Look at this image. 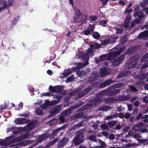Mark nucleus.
<instances>
[{"instance_id":"obj_1","label":"nucleus","mask_w":148,"mask_h":148,"mask_svg":"<svg viewBox=\"0 0 148 148\" xmlns=\"http://www.w3.org/2000/svg\"><path fill=\"white\" fill-rule=\"evenodd\" d=\"M37 124V123L36 121H33L25 126L23 129L22 128H17L12 126L11 127L8 128L7 129V130L8 132L14 130V131H12L14 135L13 136L14 137L16 136L17 134L21 132L23 130H25L27 131H30V130L33 128Z\"/></svg>"},{"instance_id":"obj_2","label":"nucleus","mask_w":148,"mask_h":148,"mask_svg":"<svg viewBox=\"0 0 148 148\" xmlns=\"http://www.w3.org/2000/svg\"><path fill=\"white\" fill-rule=\"evenodd\" d=\"M101 103V99L99 98H94L91 100L88 103L80 108L78 109L77 110V112H79L81 111H84L88 109L91 107H95L99 106Z\"/></svg>"},{"instance_id":"obj_3","label":"nucleus","mask_w":148,"mask_h":148,"mask_svg":"<svg viewBox=\"0 0 148 148\" xmlns=\"http://www.w3.org/2000/svg\"><path fill=\"white\" fill-rule=\"evenodd\" d=\"M84 132V130H82L76 132L75 133L77 136L73 138L72 142L73 144L76 145H78L84 141L83 134Z\"/></svg>"},{"instance_id":"obj_4","label":"nucleus","mask_w":148,"mask_h":148,"mask_svg":"<svg viewBox=\"0 0 148 148\" xmlns=\"http://www.w3.org/2000/svg\"><path fill=\"white\" fill-rule=\"evenodd\" d=\"M126 49L125 47L121 48L119 45H118L113 50V51L110 53L108 57L110 60H112V58L117 57L123 51Z\"/></svg>"},{"instance_id":"obj_5","label":"nucleus","mask_w":148,"mask_h":148,"mask_svg":"<svg viewBox=\"0 0 148 148\" xmlns=\"http://www.w3.org/2000/svg\"><path fill=\"white\" fill-rule=\"evenodd\" d=\"M145 49L144 48H142L141 45H138L136 46L131 47L127 51V54L129 55L133 53L136 51L138 53H143L142 50L144 51Z\"/></svg>"},{"instance_id":"obj_6","label":"nucleus","mask_w":148,"mask_h":148,"mask_svg":"<svg viewBox=\"0 0 148 148\" xmlns=\"http://www.w3.org/2000/svg\"><path fill=\"white\" fill-rule=\"evenodd\" d=\"M125 58V55H122L120 57L112 60V65L116 67L121 64Z\"/></svg>"},{"instance_id":"obj_7","label":"nucleus","mask_w":148,"mask_h":148,"mask_svg":"<svg viewBox=\"0 0 148 148\" xmlns=\"http://www.w3.org/2000/svg\"><path fill=\"white\" fill-rule=\"evenodd\" d=\"M87 19V16L83 14L79 16L77 18H74L73 21L75 23H80L82 22V23L85 22Z\"/></svg>"},{"instance_id":"obj_8","label":"nucleus","mask_w":148,"mask_h":148,"mask_svg":"<svg viewBox=\"0 0 148 148\" xmlns=\"http://www.w3.org/2000/svg\"><path fill=\"white\" fill-rule=\"evenodd\" d=\"M61 110V105H58L52 108L50 110L49 112L51 115L53 116L59 113Z\"/></svg>"},{"instance_id":"obj_9","label":"nucleus","mask_w":148,"mask_h":148,"mask_svg":"<svg viewBox=\"0 0 148 148\" xmlns=\"http://www.w3.org/2000/svg\"><path fill=\"white\" fill-rule=\"evenodd\" d=\"M63 95H58L56 96V98L57 99V100H53L52 102H50L48 100H46L45 103L47 105L48 107L49 106L54 105L59 102L60 99L63 97Z\"/></svg>"},{"instance_id":"obj_10","label":"nucleus","mask_w":148,"mask_h":148,"mask_svg":"<svg viewBox=\"0 0 148 148\" xmlns=\"http://www.w3.org/2000/svg\"><path fill=\"white\" fill-rule=\"evenodd\" d=\"M76 67H75L71 68V69H68L65 70L64 72L61 75L60 77L62 78L67 77L71 73L72 71H75V70L76 69Z\"/></svg>"},{"instance_id":"obj_11","label":"nucleus","mask_w":148,"mask_h":148,"mask_svg":"<svg viewBox=\"0 0 148 148\" xmlns=\"http://www.w3.org/2000/svg\"><path fill=\"white\" fill-rule=\"evenodd\" d=\"M49 90L51 92L55 93H60L62 91V89L61 88L60 86H51L49 87Z\"/></svg>"},{"instance_id":"obj_12","label":"nucleus","mask_w":148,"mask_h":148,"mask_svg":"<svg viewBox=\"0 0 148 148\" xmlns=\"http://www.w3.org/2000/svg\"><path fill=\"white\" fill-rule=\"evenodd\" d=\"M100 46L96 43H94L90 45V48L88 49L87 52L89 54L92 53L95 49L99 48Z\"/></svg>"},{"instance_id":"obj_13","label":"nucleus","mask_w":148,"mask_h":148,"mask_svg":"<svg viewBox=\"0 0 148 148\" xmlns=\"http://www.w3.org/2000/svg\"><path fill=\"white\" fill-rule=\"evenodd\" d=\"M87 53H82L80 55V57L82 59L83 61H85L86 63L88 64L89 60V55L92 56V55L91 54V53L89 54L88 52Z\"/></svg>"},{"instance_id":"obj_14","label":"nucleus","mask_w":148,"mask_h":148,"mask_svg":"<svg viewBox=\"0 0 148 148\" xmlns=\"http://www.w3.org/2000/svg\"><path fill=\"white\" fill-rule=\"evenodd\" d=\"M114 82L111 79H108L104 82H102L100 85V87L103 88L106 86H108L112 83H114Z\"/></svg>"},{"instance_id":"obj_15","label":"nucleus","mask_w":148,"mask_h":148,"mask_svg":"<svg viewBox=\"0 0 148 148\" xmlns=\"http://www.w3.org/2000/svg\"><path fill=\"white\" fill-rule=\"evenodd\" d=\"M111 72V70L110 69L102 68L100 71V74L101 77H104L106 75H108Z\"/></svg>"},{"instance_id":"obj_16","label":"nucleus","mask_w":148,"mask_h":148,"mask_svg":"<svg viewBox=\"0 0 148 148\" xmlns=\"http://www.w3.org/2000/svg\"><path fill=\"white\" fill-rule=\"evenodd\" d=\"M117 99L114 97H111L104 99V101L107 104L113 103L115 101H117Z\"/></svg>"},{"instance_id":"obj_17","label":"nucleus","mask_w":148,"mask_h":148,"mask_svg":"<svg viewBox=\"0 0 148 148\" xmlns=\"http://www.w3.org/2000/svg\"><path fill=\"white\" fill-rule=\"evenodd\" d=\"M145 125L143 123H138L134 125L132 127V129L135 131H138L140 129H141L143 127H144Z\"/></svg>"},{"instance_id":"obj_18","label":"nucleus","mask_w":148,"mask_h":148,"mask_svg":"<svg viewBox=\"0 0 148 148\" xmlns=\"http://www.w3.org/2000/svg\"><path fill=\"white\" fill-rule=\"evenodd\" d=\"M48 138V136L46 134H43L36 138V142L37 144L40 143L44 140L47 139Z\"/></svg>"},{"instance_id":"obj_19","label":"nucleus","mask_w":148,"mask_h":148,"mask_svg":"<svg viewBox=\"0 0 148 148\" xmlns=\"http://www.w3.org/2000/svg\"><path fill=\"white\" fill-rule=\"evenodd\" d=\"M68 139V138H64L60 140L58 145L57 147H62L64 146L66 144L67 142Z\"/></svg>"},{"instance_id":"obj_20","label":"nucleus","mask_w":148,"mask_h":148,"mask_svg":"<svg viewBox=\"0 0 148 148\" xmlns=\"http://www.w3.org/2000/svg\"><path fill=\"white\" fill-rule=\"evenodd\" d=\"M97 74L96 71H95L92 73L91 75L90 76V78L89 79V82L92 83L96 81L97 80Z\"/></svg>"},{"instance_id":"obj_21","label":"nucleus","mask_w":148,"mask_h":148,"mask_svg":"<svg viewBox=\"0 0 148 148\" xmlns=\"http://www.w3.org/2000/svg\"><path fill=\"white\" fill-rule=\"evenodd\" d=\"M131 60L129 61V62H127L126 63V67L128 69H132L134 68H135L136 66V62H131Z\"/></svg>"},{"instance_id":"obj_22","label":"nucleus","mask_w":148,"mask_h":148,"mask_svg":"<svg viewBox=\"0 0 148 148\" xmlns=\"http://www.w3.org/2000/svg\"><path fill=\"white\" fill-rule=\"evenodd\" d=\"M112 109V108L109 106H103L99 107L98 108L99 111H107Z\"/></svg>"},{"instance_id":"obj_23","label":"nucleus","mask_w":148,"mask_h":148,"mask_svg":"<svg viewBox=\"0 0 148 148\" xmlns=\"http://www.w3.org/2000/svg\"><path fill=\"white\" fill-rule=\"evenodd\" d=\"M133 137L140 143H143L145 141V140L143 139L142 136L139 133L135 134Z\"/></svg>"},{"instance_id":"obj_24","label":"nucleus","mask_w":148,"mask_h":148,"mask_svg":"<svg viewBox=\"0 0 148 148\" xmlns=\"http://www.w3.org/2000/svg\"><path fill=\"white\" fill-rule=\"evenodd\" d=\"M148 33L146 32H143L140 33L138 36L139 38L145 40L148 38Z\"/></svg>"},{"instance_id":"obj_25","label":"nucleus","mask_w":148,"mask_h":148,"mask_svg":"<svg viewBox=\"0 0 148 148\" xmlns=\"http://www.w3.org/2000/svg\"><path fill=\"white\" fill-rule=\"evenodd\" d=\"M15 123L21 125L25 124L27 122V120L25 118L18 119L14 120Z\"/></svg>"},{"instance_id":"obj_26","label":"nucleus","mask_w":148,"mask_h":148,"mask_svg":"<svg viewBox=\"0 0 148 148\" xmlns=\"http://www.w3.org/2000/svg\"><path fill=\"white\" fill-rule=\"evenodd\" d=\"M131 17L129 15L127 16L125 20V23L123 26L127 28L129 26V23L130 21Z\"/></svg>"},{"instance_id":"obj_27","label":"nucleus","mask_w":148,"mask_h":148,"mask_svg":"<svg viewBox=\"0 0 148 148\" xmlns=\"http://www.w3.org/2000/svg\"><path fill=\"white\" fill-rule=\"evenodd\" d=\"M117 38L115 37L112 38L107 40H105L103 42V44L106 45L108 43L114 42H116Z\"/></svg>"},{"instance_id":"obj_28","label":"nucleus","mask_w":148,"mask_h":148,"mask_svg":"<svg viewBox=\"0 0 148 148\" xmlns=\"http://www.w3.org/2000/svg\"><path fill=\"white\" fill-rule=\"evenodd\" d=\"M133 76L137 79H139L143 80L145 79L147 77L146 74L145 73L142 74H141L140 75H136L135 74L133 75Z\"/></svg>"},{"instance_id":"obj_29","label":"nucleus","mask_w":148,"mask_h":148,"mask_svg":"<svg viewBox=\"0 0 148 148\" xmlns=\"http://www.w3.org/2000/svg\"><path fill=\"white\" fill-rule=\"evenodd\" d=\"M107 92L106 89L101 91L97 95L96 97L95 98H99L101 99V101L102 99L101 98V97L104 95H107Z\"/></svg>"},{"instance_id":"obj_30","label":"nucleus","mask_w":148,"mask_h":148,"mask_svg":"<svg viewBox=\"0 0 148 148\" xmlns=\"http://www.w3.org/2000/svg\"><path fill=\"white\" fill-rule=\"evenodd\" d=\"M107 90V95L108 96L113 95L114 93L113 92V88L112 87L110 86L107 89H106Z\"/></svg>"},{"instance_id":"obj_31","label":"nucleus","mask_w":148,"mask_h":148,"mask_svg":"<svg viewBox=\"0 0 148 148\" xmlns=\"http://www.w3.org/2000/svg\"><path fill=\"white\" fill-rule=\"evenodd\" d=\"M84 114L83 112H81L78 114H75L71 117V119L75 120L79 118H81L82 117Z\"/></svg>"},{"instance_id":"obj_32","label":"nucleus","mask_w":148,"mask_h":148,"mask_svg":"<svg viewBox=\"0 0 148 148\" xmlns=\"http://www.w3.org/2000/svg\"><path fill=\"white\" fill-rule=\"evenodd\" d=\"M10 141L3 140V141H0V145L2 146L3 147L1 148H6V146L8 145H9Z\"/></svg>"},{"instance_id":"obj_33","label":"nucleus","mask_w":148,"mask_h":148,"mask_svg":"<svg viewBox=\"0 0 148 148\" xmlns=\"http://www.w3.org/2000/svg\"><path fill=\"white\" fill-rule=\"evenodd\" d=\"M130 99L129 95H121L119 97V99L121 101L128 100Z\"/></svg>"},{"instance_id":"obj_34","label":"nucleus","mask_w":148,"mask_h":148,"mask_svg":"<svg viewBox=\"0 0 148 148\" xmlns=\"http://www.w3.org/2000/svg\"><path fill=\"white\" fill-rule=\"evenodd\" d=\"M137 16L139 17L138 19L141 20L140 19L143 17V13L142 11H139L136 13H135L134 15V17H136Z\"/></svg>"},{"instance_id":"obj_35","label":"nucleus","mask_w":148,"mask_h":148,"mask_svg":"<svg viewBox=\"0 0 148 148\" xmlns=\"http://www.w3.org/2000/svg\"><path fill=\"white\" fill-rule=\"evenodd\" d=\"M130 74H131V72L130 71H125L119 74L117 77L120 78L123 77L128 75Z\"/></svg>"},{"instance_id":"obj_36","label":"nucleus","mask_w":148,"mask_h":148,"mask_svg":"<svg viewBox=\"0 0 148 148\" xmlns=\"http://www.w3.org/2000/svg\"><path fill=\"white\" fill-rule=\"evenodd\" d=\"M1 5H3V6L0 7V12L2 10L5 9L7 7V5H6V2L8 1L7 0H1Z\"/></svg>"},{"instance_id":"obj_37","label":"nucleus","mask_w":148,"mask_h":148,"mask_svg":"<svg viewBox=\"0 0 148 148\" xmlns=\"http://www.w3.org/2000/svg\"><path fill=\"white\" fill-rule=\"evenodd\" d=\"M1 5H3V6L0 7V12L2 10L5 9L7 7V5H6V2L8 1L7 0H1Z\"/></svg>"},{"instance_id":"obj_38","label":"nucleus","mask_w":148,"mask_h":148,"mask_svg":"<svg viewBox=\"0 0 148 148\" xmlns=\"http://www.w3.org/2000/svg\"><path fill=\"white\" fill-rule=\"evenodd\" d=\"M83 104V102L81 101H79L77 103H76L75 105H73L71 107L72 110H73L75 109L78 108L81 106Z\"/></svg>"},{"instance_id":"obj_39","label":"nucleus","mask_w":148,"mask_h":148,"mask_svg":"<svg viewBox=\"0 0 148 148\" xmlns=\"http://www.w3.org/2000/svg\"><path fill=\"white\" fill-rule=\"evenodd\" d=\"M22 140V138H21L20 137H18L16 138H15L14 139L12 140V141L8 140L7 141H10V142H9L10 145H9L10 146H11V144H12V143H15L17 142H20Z\"/></svg>"},{"instance_id":"obj_40","label":"nucleus","mask_w":148,"mask_h":148,"mask_svg":"<svg viewBox=\"0 0 148 148\" xmlns=\"http://www.w3.org/2000/svg\"><path fill=\"white\" fill-rule=\"evenodd\" d=\"M72 110L71 108L68 110H66L64 112H63L61 114L62 115L65 117L67 116L69 114L71 113V111Z\"/></svg>"},{"instance_id":"obj_41","label":"nucleus","mask_w":148,"mask_h":148,"mask_svg":"<svg viewBox=\"0 0 148 148\" xmlns=\"http://www.w3.org/2000/svg\"><path fill=\"white\" fill-rule=\"evenodd\" d=\"M58 140V138H56L52 141L48 143L46 145V147L47 148L49 147L52 145H54L56 142Z\"/></svg>"},{"instance_id":"obj_42","label":"nucleus","mask_w":148,"mask_h":148,"mask_svg":"<svg viewBox=\"0 0 148 148\" xmlns=\"http://www.w3.org/2000/svg\"><path fill=\"white\" fill-rule=\"evenodd\" d=\"M141 21V20L136 19L134 21H133L131 23V27H133L136 25V24H138Z\"/></svg>"},{"instance_id":"obj_43","label":"nucleus","mask_w":148,"mask_h":148,"mask_svg":"<svg viewBox=\"0 0 148 148\" xmlns=\"http://www.w3.org/2000/svg\"><path fill=\"white\" fill-rule=\"evenodd\" d=\"M106 56L105 55H102L100 57L99 60H96V61L97 62V63H98L101 61H103L105 60H106Z\"/></svg>"},{"instance_id":"obj_44","label":"nucleus","mask_w":148,"mask_h":148,"mask_svg":"<svg viewBox=\"0 0 148 148\" xmlns=\"http://www.w3.org/2000/svg\"><path fill=\"white\" fill-rule=\"evenodd\" d=\"M116 121H112L108 123L107 125L110 127L114 126L116 123Z\"/></svg>"},{"instance_id":"obj_45","label":"nucleus","mask_w":148,"mask_h":148,"mask_svg":"<svg viewBox=\"0 0 148 148\" xmlns=\"http://www.w3.org/2000/svg\"><path fill=\"white\" fill-rule=\"evenodd\" d=\"M123 30V28L120 25H118L116 27V33L117 34L121 33L122 32Z\"/></svg>"},{"instance_id":"obj_46","label":"nucleus","mask_w":148,"mask_h":148,"mask_svg":"<svg viewBox=\"0 0 148 148\" xmlns=\"http://www.w3.org/2000/svg\"><path fill=\"white\" fill-rule=\"evenodd\" d=\"M88 64L87 63H77V67L79 69H82L83 67H84L86 65ZM77 68V67H76Z\"/></svg>"},{"instance_id":"obj_47","label":"nucleus","mask_w":148,"mask_h":148,"mask_svg":"<svg viewBox=\"0 0 148 148\" xmlns=\"http://www.w3.org/2000/svg\"><path fill=\"white\" fill-rule=\"evenodd\" d=\"M95 28V25H89L87 27V29L91 33L93 32Z\"/></svg>"},{"instance_id":"obj_48","label":"nucleus","mask_w":148,"mask_h":148,"mask_svg":"<svg viewBox=\"0 0 148 148\" xmlns=\"http://www.w3.org/2000/svg\"><path fill=\"white\" fill-rule=\"evenodd\" d=\"M92 37L96 39H98L100 37L99 34L97 32H94L92 34Z\"/></svg>"},{"instance_id":"obj_49","label":"nucleus","mask_w":148,"mask_h":148,"mask_svg":"<svg viewBox=\"0 0 148 148\" xmlns=\"http://www.w3.org/2000/svg\"><path fill=\"white\" fill-rule=\"evenodd\" d=\"M87 138L91 141H97V140H96V137L94 135H92L89 136Z\"/></svg>"},{"instance_id":"obj_50","label":"nucleus","mask_w":148,"mask_h":148,"mask_svg":"<svg viewBox=\"0 0 148 148\" xmlns=\"http://www.w3.org/2000/svg\"><path fill=\"white\" fill-rule=\"evenodd\" d=\"M148 58V52L142 56L141 59V61L142 62L145 61Z\"/></svg>"},{"instance_id":"obj_51","label":"nucleus","mask_w":148,"mask_h":148,"mask_svg":"<svg viewBox=\"0 0 148 148\" xmlns=\"http://www.w3.org/2000/svg\"><path fill=\"white\" fill-rule=\"evenodd\" d=\"M98 141L101 145V146H100L101 147H102V148H106V145L104 142H103L99 139L98 140Z\"/></svg>"},{"instance_id":"obj_52","label":"nucleus","mask_w":148,"mask_h":148,"mask_svg":"<svg viewBox=\"0 0 148 148\" xmlns=\"http://www.w3.org/2000/svg\"><path fill=\"white\" fill-rule=\"evenodd\" d=\"M84 121H82L78 123L76 125L73 126V128L74 129H77V128L79 127L82 126L84 124Z\"/></svg>"},{"instance_id":"obj_53","label":"nucleus","mask_w":148,"mask_h":148,"mask_svg":"<svg viewBox=\"0 0 148 148\" xmlns=\"http://www.w3.org/2000/svg\"><path fill=\"white\" fill-rule=\"evenodd\" d=\"M75 14L76 15L77 17L79 15H82V13L81 12V11L79 10L77 8H75Z\"/></svg>"},{"instance_id":"obj_54","label":"nucleus","mask_w":148,"mask_h":148,"mask_svg":"<svg viewBox=\"0 0 148 148\" xmlns=\"http://www.w3.org/2000/svg\"><path fill=\"white\" fill-rule=\"evenodd\" d=\"M140 4L142 7H145L148 4V0H143V1L141 2Z\"/></svg>"},{"instance_id":"obj_55","label":"nucleus","mask_w":148,"mask_h":148,"mask_svg":"<svg viewBox=\"0 0 148 148\" xmlns=\"http://www.w3.org/2000/svg\"><path fill=\"white\" fill-rule=\"evenodd\" d=\"M129 89L132 92H136L138 91V90L136 89V87L131 85L130 86Z\"/></svg>"},{"instance_id":"obj_56","label":"nucleus","mask_w":148,"mask_h":148,"mask_svg":"<svg viewBox=\"0 0 148 148\" xmlns=\"http://www.w3.org/2000/svg\"><path fill=\"white\" fill-rule=\"evenodd\" d=\"M134 133V132L133 130H130L128 132V134L129 136L133 137L135 134Z\"/></svg>"},{"instance_id":"obj_57","label":"nucleus","mask_w":148,"mask_h":148,"mask_svg":"<svg viewBox=\"0 0 148 148\" xmlns=\"http://www.w3.org/2000/svg\"><path fill=\"white\" fill-rule=\"evenodd\" d=\"M74 78L73 76H71L69 77L66 80V82H71L74 80Z\"/></svg>"},{"instance_id":"obj_58","label":"nucleus","mask_w":148,"mask_h":148,"mask_svg":"<svg viewBox=\"0 0 148 148\" xmlns=\"http://www.w3.org/2000/svg\"><path fill=\"white\" fill-rule=\"evenodd\" d=\"M107 125L105 123L102 124L101 125H100V128L103 130H106L108 128Z\"/></svg>"},{"instance_id":"obj_59","label":"nucleus","mask_w":148,"mask_h":148,"mask_svg":"<svg viewBox=\"0 0 148 148\" xmlns=\"http://www.w3.org/2000/svg\"><path fill=\"white\" fill-rule=\"evenodd\" d=\"M35 112L38 115H41L43 113L42 111L39 109H36L35 110Z\"/></svg>"},{"instance_id":"obj_60","label":"nucleus","mask_w":148,"mask_h":148,"mask_svg":"<svg viewBox=\"0 0 148 148\" xmlns=\"http://www.w3.org/2000/svg\"><path fill=\"white\" fill-rule=\"evenodd\" d=\"M8 1L6 2V5L7 6H11L13 5V1L12 0H7Z\"/></svg>"},{"instance_id":"obj_61","label":"nucleus","mask_w":148,"mask_h":148,"mask_svg":"<svg viewBox=\"0 0 148 148\" xmlns=\"http://www.w3.org/2000/svg\"><path fill=\"white\" fill-rule=\"evenodd\" d=\"M117 109V111L119 112L123 111L124 110V108L123 107L121 106H120L118 107Z\"/></svg>"},{"instance_id":"obj_62","label":"nucleus","mask_w":148,"mask_h":148,"mask_svg":"<svg viewBox=\"0 0 148 148\" xmlns=\"http://www.w3.org/2000/svg\"><path fill=\"white\" fill-rule=\"evenodd\" d=\"M85 95V94L83 90L82 92H80L78 95V99L79 98L82 97L83 96H84Z\"/></svg>"},{"instance_id":"obj_63","label":"nucleus","mask_w":148,"mask_h":148,"mask_svg":"<svg viewBox=\"0 0 148 148\" xmlns=\"http://www.w3.org/2000/svg\"><path fill=\"white\" fill-rule=\"evenodd\" d=\"M60 131V130L59 128L54 130L53 132V135L55 136H56L57 135V133Z\"/></svg>"},{"instance_id":"obj_64","label":"nucleus","mask_w":148,"mask_h":148,"mask_svg":"<svg viewBox=\"0 0 148 148\" xmlns=\"http://www.w3.org/2000/svg\"><path fill=\"white\" fill-rule=\"evenodd\" d=\"M91 88L90 87H89L84 89L83 91L86 95L88 94L89 92L91 90Z\"/></svg>"}]
</instances>
